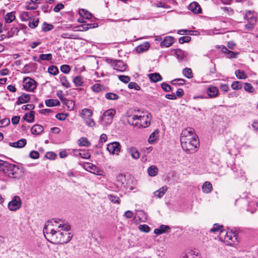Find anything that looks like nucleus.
<instances>
[{
    "label": "nucleus",
    "mask_w": 258,
    "mask_h": 258,
    "mask_svg": "<svg viewBox=\"0 0 258 258\" xmlns=\"http://www.w3.org/2000/svg\"><path fill=\"white\" fill-rule=\"evenodd\" d=\"M98 26L97 23L89 24L84 23L77 26V31H85L89 30L90 28H96Z\"/></svg>",
    "instance_id": "2eb2a0df"
},
{
    "label": "nucleus",
    "mask_w": 258,
    "mask_h": 258,
    "mask_svg": "<svg viewBox=\"0 0 258 258\" xmlns=\"http://www.w3.org/2000/svg\"><path fill=\"white\" fill-rule=\"evenodd\" d=\"M68 116V115L65 113H59L55 115V117L59 120H65Z\"/></svg>",
    "instance_id": "052dcab7"
},
{
    "label": "nucleus",
    "mask_w": 258,
    "mask_h": 258,
    "mask_svg": "<svg viewBox=\"0 0 258 258\" xmlns=\"http://www.w3.org/2000/svg\"><path fill=\"white\" fill-rule=\"evenodd\" d=\"M115 113V110L113 109H110L105 111L102 117V122L106 125L110 124L112 122Z\"/></svg>",
    "instance_id": "6e6552de"
},
{
    "label": "nucleus",
    "mask_w": 258,
    "mask_h": 258,
    "mask_svg": "<svg viewBox=\"0 0 258 258\" xmlns=\"http://www.w3.org/2000/svg\"><path fill=\"white\" fill-rule=\"evenodd\" d=\"M139 229L141 231L145 232L146 233L149 232V231L150 230V227L147 225H146V224L140 225L139 226Z\"/></svg>",
    "instance_id": "4d7b16f0"
},
{
    "label": "nucleus",
    "mask_w": 258,
    "mask_h": 258,
    "mask_svg": "<svg viewBox=\"0 0 258 258\" xmlns=\"http://www.w3.org/2000/svg\"><path fill=\"white\" fill-rule=\"evenodd\" d=\"M119 80L124 83H127L130 81V77L127 76H124V75H120L118 76Z\"/></svg>",
    "instance_id": "603ef678"
},
{
    "label": "nucleus",
    "mask_w": 258,
    "mask_h": 258,
    "mask_svg": "<svg viewBox=\"0 0 258 258\" xmlns=\"http://www.w3.org/2000/svg\"><path fill=\"white\" fill-rule=\"evenodd\" d=\"M56 154L52 152H48L45 155V157L49 159H54L56 157Z\"/></svg>",
    "instance_id": "338daca9"
},
{
    "label": "nucleus",
    "mask_w": 258,
    "mask_h": 258,
    "mask_svg": "<svg viewBox=\"0 0 258 258\" xmlns=\"http://www.w3.org/2000/svg\"><path fill=\"white\" fill-rule=\"evenodd\" d=\"M64 6L62 3H59L55 6V7L53 9V11L55 12L58 13L61 10L63 9L64 8Z\"/></svg>",
    "instance_id": "69168bd1"
},
{
    "label": "nucleus",
    "mask_w": 258,
    "mask_h": 258,
    "mask_svg": "<svg viewBox=\"0 0 258 258\" xmlns=\"http://www.w3.org/2000/svg\"><path fill=\"white\" fill-rule=\"evenodd\" d=\"M52 55L51 53L48 54H41L39 55V58L38 59H36V58L34 57V60L38 62V63H42V60H50L52 59Z\"/></svg>",
    "instance_id": "412c9836"
},
{
    "label": "nucleus",
    "mask_w": 258,
    "mask_h": 258,
    "mask_svg": "<svg viewBox=\"0 0 258 258\" xmlns=\"http://www.w3.org/2000/svg\"><path fill=\"white\" fill-rule=\"evenodd\" d=\"M39 19L33 20L32 21H30L28 24V26L32 29L35 28L38 25Z\"/></svg>",
    "instance_id": "8fccbe9b"
},
{
    "label": "nucleus",
    "mask_w": 258,
    "mask_h": 258,
    "mask_svg": "<svg viewBox=\"0 0 258 258\" xmlns=\"http://www.w3.org/2000/svg\"><path fill=\"white\" fill-rule=\"evenodd\" d=\"M159 134V131L158 130H155L153 133H152L149 139L148 142L150 144H153L155 141L158 139Z\"/></svg>",
    "instance_id": "2f4dec72"
},
{
    "label": "nucleus",
    "mask_w": 258,
    "mask_h": 258,
    "mask_svg": "<svg viewBox=\"0 0 258 258\" xmlns=\"http://www.w3.org/2000/svg\"><path fill=\"white\" fill-rule=\"evenodd\" d=\"M242 85L241 82L235 81L232 84L231 87L233 90H238L242 88Z\"/></svg>",
    "instance_id": "c03bdc74"
},
{
    "label": "nucleus",
    "mask_w": 258,
    "mask_h": 258,
    "mask_svg": "<svg viewBox=\"0 0 258 258\" xmlns=\"http://www.w3.org/2000/svg\"><path fill=\"white\" fill-rule=\"evenodd\" d=\"M188 9L195 14L202 13V9L200 5L196 2L191 3L188 6Z\"/></svg>",
    "instance_id": "dca6fc26"
},
{
    "label": "nucleus",
    "mask_w": 258,
    "mask_h": 258,
    "mask_svg": "<svg viewBox=\"0 0 258 258\" xmlns=\"http://www.w3.org/2000/svg\"><path fill=\"white\" fill-rule=\"evenodd\" d=\"M219 238L221 240L224 241L227 245H232L235 242H237L238 234L236 233L227 232L222 230L220 233Z\"/></svg>",
    "instance_id": "39448f33"
},
{
    "label": "nucleus",
    "mask_w": 258,
    "mask_h": 258,
    "mask_svg": "<svg viewBox=\"0 0 258 258\" xmlns=\"http://www.w3.org/2000/svg\"><path fill=\"white\" fill-rule=\"evenodd\" d=\"M158 168L155 166H151L148 169V172L149 175L150 176H155L157 175L158 173Z\"/></svg>",
    "instance_id": "c9c22d12"
},
{
    "label": "nucleus",
    "mask_w": 258,
    "mask_h": 258,
    "mask_svg": "<svg viewBox=\"0 0 258 258\" xmlns=\"http://www.w3.org/2000/svg\"><path fill=\"white\" fill-rule=\"evenodd\" d=\"M121 146L118 142H114L107 145V149L112 154L118 155L120 151Z\"/></svg>",
    "instance_id": "9d476101"
},
{
    "label": "nucleus",
    "mask_w": 258,
    "mask_h": 258,
    "mask_svg": "<svg viewBox=\"0 0 258 258\" xmlns=\"http://www.w3.org/2000/svg\"><path fill=\"white\" fill-rule=\"evenodd\" d=\"M128 87L130 89H134L136 90H140L141 89L140 87L138 85V84L137 83H136V82H134L129 83V84L128 85Z\"/></svg>",
    "instance_id": "09e8293b"
},
{
    "label": "nucleus",
    "mask_w": 258,
    "mask_h": 258,
    "mask_svg": "<svg viewBox=\"0 0 258 258\" xmlns=\"http://www.w3.org/2000/svg\"><path fill=\"white\" fill-rule=\"evenodd\" d=\"M150 81L153 82H157L162 80V76L158 73L150 74L148 75Z\"/></svg>",
    "instance_id": "5701e85b"
},
{
    "label": "nucleus",
    "mask_w": 258,
    "mask_h": 258,
    "mask_svg": "<svg viewBox=\"0 0 258 258\" xmlns=\"http://www.w3.org/2000/svg\"><path fill=\"white\" fill-rule=\"evenodd\" d=\"M58 228H61L62 233H63V235H62V237H63L65 239L69 238L70 241L71 240L73 236L72 234L69 232L71 229L70 225L68 224H60L58 226Z\"/></svg>",
    "instance_id": "9b49d317"
},
{
    "label": "nucleus",
    "mask_w": 258,
    "mask_h": 258,
    "mask_svg": "<svg viewBox=\"0 0 258 258\" xmlns=\"http://www.w3.org/2000/svg\"><path fill=\"white\" fill-rule=\"evenodd\" d=\"M194 134V130L192 128H188L182 131L180 136V142L182 141V139L185 140L189 139V138H196Z\"/></svg>",
    "instance_id": "ddd939ff"
},
{
    "label": "nucleus",
    "mask_w": 258,
    "mask_h": 258,
    "mask_svg": "<svg viewBox=\"0 0 258 258\" xmlns=\"http://www.w3.org/2000/svg\"><path fill=\"white\" fill-rule=\"evenodd\" d=\"M43 234L45 238L52 243L64 244L69 242V238L64 239L62 237L61 228L57 230L49 229L46 226L43 229Z\"/></svg>",
    "instance_id": "f03ea898"
},
{
    "label": "nucleus",
    "mask_w": 258,
    "mask_h": 258,
    "mask_svg": "<svg viewBox=\"0 0 258 258\" xmlns=\"http://www.w3.org/2000/svg\"><path fill=\"white\" fill-rule=\"evenodd\" d=\"M235 75L236 77L240 79L246 78L247 76L243 71L237 70L235 71Z\"/></svg>",
    "instance_id": "a18cd8bd"
},
{
    "label": "nucleus",
    "mask_w": 258,
    "mask_h": 258,
    "mask_svg": "<svg viewBox=\"0 0 258 258\" xmlns=\"http://www.w3.org/2000/svg\"><path fill=\"white\" fill-rule=\"evenodd\" d=\"M212 189V185L209 181H206L202 186V190L205 194L210 193Z\"/></svg>",
    "instance_id": "bb28decb"
},
{
    "label": "nucleus",
    "mask_w": 258,
    "mask_h": 258,
    "mask_svg": "<svg viewBox=\"0 0 258 258\" xmlns=\"http://www.w3.org/2000/svg\"><path fill=\"white\" fill-rule=\"evenodd\" d=\"M15 18L14 12L8 13L5 16V22L7 23H10L15 20Z\"/></svg>",
    "instance_id": "72a5a7b5"
},
{
    "label": "nucleus",
    "mask_w": 258,
    "mask_h": 258,
    "mask_svg": "<svg viewBox=\"0 0 258 258\" xmlns=\"http://www.w3.org/2000/svg\"><path fill=\"white\" fill-rule=\"evenodd\" d=\"M108 199L113 203L119 204L120 203V200L119 198L113 195H108Z\"/></svg>",
    "instance_id": "ea45409f"
},
{
    "label": "nucleus",
    "mask_w": 258,
    "mask_h": 258,
    "mask_svg": "<svg viewBox=\"0 0 258 258\" xmlns=\"http://www.w3.org/2000/svg\"><path fill=\"white\" fill-rule=\"evenodd\" d=\"M34 111H31L28 114V122H33L34 121Z\"/></svg>",
    "instance_id": "13d9d810"
},
{
    "label": "nucleus",
    "mask_w": 258,
    "mask_h": 258,
    "mask_svg": "<svg viewBox=\"0 0 258 258\" xmlns=\"http://www.w3.org/2000/svg\"><path fill=\"white\" fill-rule=\"evenodd\" d=\"M105 98L108 100H115L118 99V96L113 93H107L105 94Z\"/></svg>",
    "instance_id": "37998d69"
},
{
    "label": "nucleus",
    "mask_w": 258,
    "mask_h": 258,
    "mask_svg": "<svg viewBox=\"0 0 258 258\" xmlns=\"http://www.w3.org/2000/svg\"><path fill=\"white\" fill-rule=\"evenodd\" d=\"M196 138H189L188 140L182 139L181 145L182 149L187 153H193L195 152L199 146V140Z\"/></svg>",
    "instance_id": "7ed1b4c3"
},
{
    "label": "nucleus",
    "mask_w": 258,
    "mask_h": 258,
    "mask_svg": "<svg viewBox=\"0 0 258 258\" xmlns=\"http://www.w3.org/2000/svg\"><path fill=\"white\" fill-rule=\"evenodd\" d=\"M79 145L80 146H86L89 147L90 146L91 144L88 140L85 137L81 138L78 141Z\"/></svg>",
    "instance_id": "e433bc0d"
},
{
    "label": "nucleus",
    "mask_w": 258,
    "mask_h": 258,
    "mask_svg": "<svg viewBox=\"0 0 258 258\" xmlns=\"http://www.w3.org/2000/svg\"><path fill=\"white\" fill-rule=\"evenodd\" d=\"M92 90L95 92H99L102 90H103L105 87L100 84H95L91 87Z\"/></svg>",
    "instance_id": "a19ab883"
},
{
    "label": "nucleus",
    "mask_w": 258,
    "mask_h": 258,
    "mask_svg": "<svg viewBox=\"0 0 258 258\" xmlns=\"http://www.w3.org/2000/svg\"><path fill=\"white\" fill-rule=\"evenodd\" d=\"M48 72L53 76H56L59 72L58 69L55 66H51L48 68Z\"/></svg>",
    "instance_id": "58836bf2"
},
{
    "label": "nucleus",
    "mask_w": 258,
    "mask_h": 258,
    "mask_svg": "<svg viewBox=\"0 0 258 258\" xmlns=\"http://www.w3.org/2000/svg\"><path fill=\"white\" fill-rule=\"evenodd\" d=\"M75 154L76 155H78L80 156L81 158H84V159H89L90 157V155L88 153V151L84 150H74Z\"/></svg>",
    "instance_id": "a878e982"
},
{
    "label": "nucleus",
    "mask_w": 258,
    "mask_h": 258,
    "mask_svg": "<svg viewBox=\"0 0 258 258\" xmlns=\"http://www.w3.org/2000/svg\"><path fill=\"white\" fill-rule=\"evenodd\" d=\"M244 18L248 21V23L255 24L256 22V19L251 11H248L246 13Z\"/></svg>",
    "instance_id": "c85d7f7f"
},
{
    "label": "nucleus",
    "mask_w": 258,
    "mask_h": 258,
    "mask_svg": "<svg viewBox=\"0 0 258 258\" xmlns=\"http://www.w3.org/2000/svg\"><path fill=\"white\" fill-rule=\"evenodd\" d=\"M106 61L113 67V69L118 72H124L127 67V64L121 60L107 59Z\"/></svg>",
    "instance_id": "423d86ee"
},
{
    "label": "nucleus",
    "mask_w": 258,
    "mask_h": 258,
    "mask_svg": "<svg viewBox=\"0 0 258 258\" xmlns=\"http://www.w3.org/2000/svg\"><path fill=\"white\" fill-rule=\"evenodd\" d=\"M86 124L89 127H93L95 125L94 120L90 117L84 120Z\"/></svg>",
    "instance_id": "6e6d98bb"
},
{
    "label": "nucleus",
    "mask_w": 258,
    "mask_h": 258,
    "mask_svg": "<svg viewBox=\"0 0 258 258\" xmlns=\"http://www.w3.org/2000/svg\"><path fill=\"white\" fill-rule=\"evenodd\" d=\"M10 163L0 160V170L5 171L8 168Z\"/></svg>",
    "instance_id": "49530a36"
},
{
    "label": "nucleus",
    "mask_w": 258,
    "mask_h": 258,
    "mask_svg": "<svg viewBox=\"0 0 258 258\" xmlns=\"http://www.w3.org/2000/svg\"><path fill=\"white\" fill-rule=\"evenodd\" d=\"M59 79L61 82V85L66 88H69L71 87V85L67 80V77L63 75H60Z\"/></svg>",
    "instance_id": "f704fd0d"
},
{
    "label": "nucleus",
    "mask_w": 258,
    "mask_h": 258,
    "mask_svg": "<svg viewBox=\"0 0 258 258\" xmlns=\"http://www.w3.org/2000/svg\"><path fill=\"white\" fill-rule=\"evenodd\" d=\"M177 58L180 61H185L187 60L188 53L180 49H175L173 50Z\"/></svg>",
    "instance_id": "f8f14e48"
},
{
    "label": "nucleus",
    "mask_w": 258,
    "mask_h": 258,
    "mask_svg": "<svg viewBox=\"0 0 258 258\" xmlns=\"http://www.w3.org/2000/svg\"><path fill=\"white\" fill-rule=\"evenodd\" d=\"M23 83L24 89L28 91L33 92L37 87V83L29 77L24 78Z\"/></svg>",
    "instance_id": "1a4fd4ad"
},
{
    "label": "nucleus",
    "mask_w": 258,
    "mask_h": 258,
    "mask_svg": "<svg viewBox=\"0 0 258 258\" xmlns=\"http://www.w3.org/2000/svg\"><path fill=\"white\" fill-rule=\"evenodd\" d=\"M223 228L222 226L219 225L218 224H215L213 225V227L211 229L210 232H215L220 231H222L221 229Z\"/></svg>",
    "instance_id": "5fc2aeb1"
},
{
    "label": "nucleus",
    "mask_w": 258,
    "mask_h": 258,
    "mask_svg": "<svg viewBox=\"0 0 258 258\" xmlns=\"http://www.w3.org/2000/svg\"><path fill=\"white\" fill-rule=\"evenodd\" d=\"M79 13L80 16L84 17V18L86 19L89 20L92 17V14L85 9H82L80 10Z\"/></svg>",
    "instance_id": "473e14b6"
},
{
    "label": "nucleus",
    "mask_w": 258,
    "mask_h": 258,
    "mask_svg": "<svg viewBox=\"0 0 258 258\" xmlns=\"http://www.w3.org/2000/svg\"><path fill=\"white\" fill-rule=\"evenodd\" d=\"M10 123V120L8 118H4L0 119V127H3L9 125Z\"/></svg>",
    "instance_id": "0e129e2a"
},
{
    "label": "nucleus",
    "mask_w": 258,
    "mask_h": 258,
    "mask_svg": "<svg viewBox=\"0 0 258 258\" xmlns=\"http://www.w3.org/2000/svg\"><path fill=\"white\" fill-rule=\"evenodd\" d=\"M244 89L246 91L251 93L254 91V88L252 86L248 83H245L244 84Z\"/></svg>",
    "instance_id": "864d4df0"
},
{
    "label": "nucleus",
    "mask_w": 258,
    "mask_h": 258,
    "mask_svg": "<svg viewBox=\"0 0 258 258\" xmlns=\"http://www.w3.org/2000/svg\"><path fill=\"white\" fill-rule=\"evenodd\" d=\"M60 69V71L64 74H68L71 71V68L68 64H63L61 66Z\"/></svg>",
    "instance_id": "de8ad7c7"
},
{
    "label": "nucleus",
    "mask_w": 258,
    "mask_h": 258,
    "mask_svg": "<svg viewBox=\"0 0 258 258\" xmlns=\"http://www.w3.org/2000/svg\"><path fill=\"white\" fill-rule=\"evenodd\" d=\"M21 18L23 21H27L31 19L30 17L29 16L28 12H24L23 14H21Z\"/></svg>",
    "instance_id": "680f3d73"
},
{
    "label": "nucleus",
    "mask_w": 258,
    "mask_h": 258,
    "mask_svg": "<svg viewBox=\"0 0 258 258\" xmlns=\"http://www.w3.org/2000/svg\"><path fill=\"white\" fill-rule=\"evenodd\" d=\"M191 40V37L190 36H183L179 39V42L180 44H183L185 42H188Z\"/></svg>",
    "instance_id": "3c124183"
},
{
    "label": "nucleus",
    "mask_w": 258,
    "mask_h": 258,
    "mask_svg": "<svg viewBox=\"0 0 258 258\" xmlns=\"http://www.w3.org/2000/svg\"><path fill=\"white\" fill-rule=\"evenodd\" d=\"M128 152L133 158L138 159L140 157V153L136 147H132L128 148Z\"/></svg>",
    "instance_id": "b1692460"
},
{
    "label": "nucleus",
    "mask_w": 258,
    "mask_h": 258,
    "mask_svg": "<svg viewBox=\"0 0 258 258\" xmlns=\"http://www.w3.org/2000/svg\"><path fill=\"white\" fill-rule=\"evenodd\" d=\"M183 75L188 79H191L193 77L192 71L190 68H185L182 71Z\"/></svg>",
    "instance_id": "4c0bfd02"
},
{
    "label": "nucleus",
    "mask_w": 258,
    "mask_h": 258,
    "mask_svg": "<svg viewBox=\"0 0 258 258\" xmlns=\"http://www.w3.org/2000/svg\"><path fill=\"white\" fill-rule=\"evenodd\" d=\"M30 99V96L29 94L23 93L22 95L18 98L17 101L16 103L17 105H20L21 104L26 103L29 101Z\"/></svg>",
    "instance_id": "f3484780"
},
{
    "label": "nucleus",
    "mask_w": 258,
    "mask_h": 258,
    "mask_svg": "<svg viewBox=\"0 0 258 258\" xmlns=\"http://www.w3.org/2000/svg\"><path fill=\"white\" fill-rule=\"evenodd\" d=\"M175 39L170 36H167L164 38L163 40L160 43L161 47H168L171 46L175 42Z\"/></svg>",
    "instance_id": "4468645a"
},
{
    "label": "nucleus",
    "mask_w": 258,
    "mask_h": 258,
    "mask_svg": "<svg viewBox=\"0 0 258 258\" xmlns=\"http://www.w3.org/2000/svg\"><path fill=\"white\" fill-rule=\"evenodd\" d=\"M54 26L52 24L44 22L42 25V30L44 32H48L52 30Z\"/></svg>",
    "instance_id": "79ce46f5"
},
{
    "label": "nucleus",
    "mask_w": 258,
    "mask_h": 258,
    "mask_svg": "<svg viewBox=\"0 0 258 258\" xmlns=\"http://www.w3.org/2000/svg\"><path fill=\"white\" fill-rule=\"evenodd\" d=\"M35 106L32 104L23 105L22 107V109L25 110H33Z\"/></svg>",
    "instance_id": "774afa93"
},
{
    "label": "nucleus",
    "mask_w": 258,
    "mask_h": 258,
    "mask_svg": "<svg viewBox=\"0 0 258 258\" xmlns=\"http://www.w3.org/2000/svg\"><path fill=\"white\" fill-rule=\"evenodd\" d=\"M26 143L27 141L25 139H21L16 142H10L9 145L12 147L21 148L24 147L26 145Z\"/></svg>",
    "instance_id": "a211bd4d"
},
{
    "label": "nucleus",
    "mask_w": 258,
    "mask_h": 258,
    "mask_svg": "<svg viewBox=\"0 0 258 258\" xmlns=\"http://www.w3.org/2000/svg\"><path fill=\"white\" fill-rule=\"evenodd\" d=\"M161 88L165 92H169L172 89L171 87L166 83H162Z\"/></svg>",
    "instance_id": "bf43d9fd"
},
{
    "label": "nucleus",
    "mask_w": 258,
    "mask_h": 258,
    "mask_svg": "<svg viewBox=\"0 0 258 258\" xmlns=\"http://www.w3.org/2000/svg\"><path fill=\"white\" fill-rule=\"evenodd\" d=\"M139 114L127 116V122L138 128L148 127L150 124L151 114L147 112H139Z\"/></svg>",
    "instance_id": "f257e3e1"
},
{
    "label": "nucleus",
    "mask_w": 258,
    "mask_h": 258,
    "mask_svg": "<svg viewBox=\"0 0 258 258\" xmlns=\"http://www.w3.org/2000/svg\"><path fill=\"white\" fill-rule=\"evenodd\" d=\"M21 206L22 201L18 196H14L8 205L9 210L11 211H16L19 210Z\"/></svg>",
    "instance_id": "0eeeda50"
},
{
    "label": "nucleus",
    "mask_w": 258,
    "mask_h": 258,
    "mask_svg": "<svg viewBox=\"0 0 258 258\" xmlns=\"http://www.w3.org/2000/svg\"><path fill=\"white\" fill-rule=\"evenodd\" d=\"M207 94L210 98H214L218 94V90L217 87L215 86H210L207 89Z\"/></svg>",
    "instance_id": "6ab92c4d"
},
{
    "label": "nucleus",
    "mask_w": 258,
    "mask_h": 258,
    "mask_svg": "<svg viewBox=\"0 0 258 258\" xmlns=\"http://www.w3.org/2000/svg\"><path fill=\"white\" fill-rule=\"evenodd\" d=\"M92 115V111L88 108H84L81 110L80 116L84 119H87Z\"/></svg>",
    "instance_id": "aec40b11"
},
{
    "label": "nucleus",
    "mask_w": 258,
    "mask_h": 258,
    "mask_svg": "<svg viewBox=\"0 0 258 258\" xmlns=\"http://www.w3.org/2000/svg\"><path fill=\"white\" fill-rule=\"evenodd\" d=\"M43 127L39 124H35L31 127V133L33 135H40L43 131Z\"/></svg>",
    "instance_id": "4be33fe9"
},
{
    "label": "nucleus",
    "mask_w": 258,
    "mask_h": 258,
    "mask_svg": "<svg viewBox=\"0 0 258 258\" xmlns=\"http://www.w3.org/2000/svg\"><path fill=\"white\" fill-rule=\"evenodd\" d=\"M73 82L76 87H82L84 85L83 78L81 76H78L73 79Z\"/></svg>",
    "instance_id": "7c9ffc66"
},
{
    "label": "nucleus",
    "mask_w": 258,
    "mask_h": 258,
    "mask_svg": "<svg viewBox=\"0 0 258 258\" xmlns=\"http://www.w3.org/2000/svg\"><path fill=\"white\" fill-rule=\"evenodd\" d=\"M150 43L148 42H145L137 47V51L138 53H142L147 50L150 47Z\"/></svg>",
    "instance_id": "393cba45"
},
{
    "label": "nucleus",
    "mask_w": 258,
    "mask_h": 258,
    "mask_svg": "<svg viewBox=\"0 0 258 258\" xmlns=\"http://www.w3.org/2000/svg\"><path fill=\"white\" fill-rule=\"evenodd\" d=\"M6 172L10 177L17 179H20L24 174L22 167L11 163L9 165Z\"/></svg>",
    "instance_id": "20e7f679"
},
{
    "label": "nucleus",
    "mask_w": 258,
    "mask_h": 258,
    "mask_svg": "<svg viewBox=\"0 0 258 258\" xmlns=\"http://www.w3.org/2000/svg\"><path fill=\"white\" fill-rule=\"evenodd\" d=\"M45 103L48 107L59 106L60 104V102L57 99H47L45 100Z\"/></svg>",
    "instance_id": "cd10ccee"
},
{
    "label": "nucleus",
    "mask_w": 258,
    "mask_h": 258,
    "mask_svg": "<svg viewBox=\"0 0 258 258\" xmlns=\"http://www.w3.org/2000/svg\"><path fill=\"white\" fill-rule=\"evenodd\" d=\"M167 189L168 188L166 186H163L159 188L158 190L155 191L154 195L158 198H161L163 196V195L165 194Z\"/></svg>",
    "instance_id": "c756f323"
},
{
    "label": "nucleus",
    "mask_w": 258,
    "mask_h": 258,
    "mask_svg": "<svg viewBox=\"0 0 258 258\" xmlns=\"http://www.w3.org/2000/svg\"><path fill=\"white\" fill-rule=\"evenodd\" d=\"M29 156L32 159H36L39 157V154L37 151H32L30 153Z\"/></svg>",
    "instance_id": "e2e57ef3"
}]
</instances>
